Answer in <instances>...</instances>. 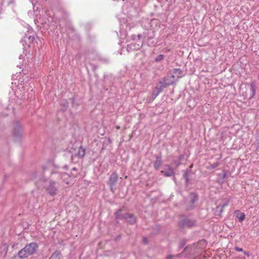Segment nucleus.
Listing matches in <instances>:
<instances>
[{"label":"nucleus","instance_id":"f257e3e1","mask_svg":"<svg viewBox=\"0 0 259 259\" xmlns=\"http://www.w3.org/2000/svg\"><path fill=\"white\" fill-rule=\"evenodd\" d=\"M38 248V245L35 242H31L27 244L23 248L21 249L17 253V255L21 259L27 257L29 255L34 254Z\"/></svg>","mask_w":259,"mask_h":259},{"label":"nucleus","instance_id":"f03ea898","mask_svg":"<svg viewBox=\"0 0 259 259\" xmlns=\"http://www.w3.org/2000/svg\"><path fill=\"white\" fill-rule=\"evenodd\" d=\"M124 207L118 209L115 213V216L117 220H125L127 223L130 225H134L137 223V217L133 214L131 213H122L124 209Z\"/></svg>","mask_w":259,"mask_h":259},{"label":"nucleus","instance_id":"7ed1b4c3","mask_svg":"<svg viewBox=\"0 0 259 259\" xmlns=\"http://www.w3.org/2000/svg\"><path fill=\"white\" fill-rule=\"evenodd\" d=\"M196 226V221L194 220L190 219V218L185 215H182L181 219L178 222V226L181 229L184 228H191Z\"/></svg>","mask_w":259,"mask_h":259},{"label":"nucleus","instance_id":"20e7f679","mask_svg":"<svg viewBox=\"0 0 259 259\" xmlns=\"http://www.w3.org/2000/svg\"><path fill=\"white\" fill-rule=\"evenodd\" d=\"M23 128L18 121H15L13 124V136L15 141H20L22 138Z\"/></svg>","mask_w":259,"mask_h":259},{"label":"nucleus","instance_id":"39448f33","mask_svg":"<svg viewBox=\"0 0 259 259\" xmlns=\"http://www.w3.org/2000/svg\"><path fill=\"white\" fill-rule=\"evenodd\" d=\"M118 180V175L115 172L112 173L109 178L108 184L110 187V190L112 193L115 191V187Z\"/></svg>","mask_w":259,"mask_h":259},{"label":"nucleus","instance_id":"423d86ee","mask_svg":"<svg viewBox=\"0 0 259 259\" xmlns=\"http://www.w3.org/2000/svg\"><path fill=\"white\" fill-rule=\"evenodd\" d=\"M56 182L50 180L49 185L46 187V192L47 194L55 196L58 192V188L56 187Z\"/></svg>","mask_w":259,"mask_h":259},{"label":"nucleus","instance_id":"0eeeda50","mask_svg":"<svg viewBox=\"0 0 259 259\" xmlns=\"http://www.w3.org/2000/svg\"><path fill=\"white\" fill-rule=\"evenodd\" d=\"M189 197L190 200L189 203V206L187 208V209L189 210L192 209L194 208V204L196 202L198 201V195L195 192H191L189 195Z\"/></svg>","mask_w":259,"mask_h":259},{"label":"nucleus","instance_id":"6e6552de","mask_svg":"<svg viewBox=\"0 0 259 259\" xmlns=\"http://www.w3.org/2000/svg\"><path fill=\"white\" fill-rule=\"evenodd\" d=\"M143 46V41H139L138 43L134 42L127 45L126 50L128 52L140 50Z\"/></svg>","mask_w":259,"mask_h":259},{"label":"nucleus","instance_id":"1a4fd4ad","mask_svg":"<svg viewBox=\"0 0 259 259\" xmlns=\"http://www.w3.org/2000/svg\"><path fill=\"white\" fill-rule=\"evenodd\" d=\"M62 178V172H60L56 170H53L51 172V175L50 177L51 181L56 182V183L59 184L61 183Z\"/></svg>","mask_w":259,"mask_h":259},{"label":"nucleus","instance_id":"9d476101","mask_svg":"<svg viewBox=\"0 0 259 259\" xmlns=\"http://www.w3.org/2000/svg\"><path fill=\"white\" fill-rule=\"evenodd\" d=\"M174 82V80L171 79L169 77H163L159 81V84H163L164 87H165L166 88L167 86L172 85Z\"/></svg>","mask_w":259,"mask_h":259},{"label":"nucleus","instance_id":"9b49d317","mask_svg":"<svg viewBox=\"0 0 259 259\" xmlns=\"http://www.w3.org/2000/svg\"><path fill=\"white\" fill-rule=\"evenodd\" d=\"M156 160L154 163V167L155 169L158 170L159 167L162 164V157L161 155H155Z\"/></svg>","mask_w":259,"mask_h":259},{"label":"nucleus","instance_id":"f8f14e48","mask_svg":"<svg viewBox=\"0 0 259 259\" xmlns=\"http://www.w3.org/2000/svg\"><path fill=\"white\" fill-rule=\"evenodd\" d=\"M168 167V169L167 170H162L161 171V173L165 177H171L175 175V172L174 171V169L172 167H171L169 165H166Z\"/></svg>","mask_w":259,"mask_h":259},{"label":"nucleus","instance_id":"ddd939ff","mask_svg":"<svg viewBox=\"0 0 259 259\" xmlns=\"http://www.w3.org/2000/svg\"><path fill=\"white\" fill-rule=\"evenodd\" d=\"M31 179L33 181H35L36 184L38 185L39 183H44L46 182V179L43 176L39 177L37 178V174L36 172L34 173L31 177Z\"/></svg>","mask_w":259,"mask_h":259},{"label":"nucleus","instance_id":"4468645a","mask_svg":"<svg viewBox=\"0 0 259 259\" xmlns=\"http://www.w3.org/2000/svg\"><path fill=\"white\" fill-rule=\"evenodd\" d=\"M236 217L238 219L240 222H242L245 219V215L244 213L241 212L239 210H236L234 212Z\"/></svg>","mask_w":259,"mask_h":259},{"label":"nucleus","instance_id":"2eb2a0df","mask_svg":"<svg viewBox=\"0 0 259 259\" xmlns=\"http://www.w3.org/2000/svg\"><path fill=\"white\" fill-rule=\"evenodd\" d=\"M250 97L249 98H252L255 94L256 91V84L255 82L253 81L250 83Z\"/></svg>","mask_w":259,"mask_h":259},{"label":"nucleus","instance_id":"dca6fc26","mask_svg":"<svg viewBox=\"0 0 259 259\" xmlns=\"http://www.w3.org/2000/svg\"><path fill=\"white\" fill-rule=\"evenodd\" d=\"M68 103H69V102L67 100H65V99H63L61 101V110L62 111L64 112V111H65L67 109L68 107Z\"/></svg>","mask_w":259,"mask_h":259},{"label":"nucleus","instance_id":"f3484780","mask_svg":"<svg viewBox=\"0 0 259 259\" xmlns=\"http://www.w3.org/2000/svg\"><path fill=\"white\" fill-rule=\"evenodd\" d=\"M61 257V253L60 251H55L49 259H60Z\"/></svg>","mask_w":259,"mask_h":259},{"label":"nucleus","instance_id":"a211bd4d","mask_svg":"<svg viewBox=\"0 0 259 259\" xmlns=\"http://www.w3.org/2000/svg\"><path fill=\"white\" fill-rule=\"evenodd\" d=\"M85 154V149L80 147L78 150L77 155L79 158H82Z\"/></svg>","mask_w":259,"mask_h":259},{"label":"nucleus","instance_id":"6ab92c4d","mask_svg":"<svg viewBox=\"0 0 259 259\" xmlns=\"http://www.w3.org/2000/svg\"><path fill=\"white\" fill-rule=\"evenodd\" d=\"M92 60H98L104 63H108L109 60L108 58L102 57L99 56H97L95 58H92Z\"/></svg>","mask_w":259,"mask_h":259},{"label":"nucleus","instance_id":"aec40b11","mask_svg":"<svg viewBox=\"0 0 259 259\" xmlns=\"http://www.w3.org/2000/svg\"><path fill=\"white\" fill-rule=\"evenodd\" d=\"M173 72L178 78L183 76L182 70L179 68H175L173 69Z\"/></svg>","mask_w":259,"mask_h":259},{"label":"nucleus","instance_id":"412c9836","mask_svg":"<svg viewBox=\"0 0 259 259\" xmlns=\"http://www.w3.org/2000/svg\"><path fill=\"white\" fill-rule=\"evenodd\" d=\"M69 178V176L68 174H67L66 172H62V178H61V182H65L67 184H68V179Z\"/></svg>","mask_w":259,"mask_h":259},{"label":"nucleus","instance_id":"4be33fe9","mask_svg":"<svg viewBox=\"0 0 259 259\" xmlns=\"http://www.w3.org/2000/svg\"><path fill=\"white\" fill-rule=\"evenodd\" d=\"M189 173H190V170H187L185 171V173H184V174L183 175V177H184V178L185 180L186 184L187 185H188L189 184V181H190Z\"/></svg>","mask_w":259,"mask_h":259},{"label":"nucleus","instance_id":"5701e85b","mask_svg":"<svg viewBox=\"0 0 259 259\" xmlns=\"http://www.w3.org/2000/svg\"><path fill=\"white\" fill-rule=\"evenodd\" d=\"M228 205V203H224L223 204H220L217 207V209H218L220 211V213L223 211V209L225 207Z\"/></svg>","mask_w":259,"mask_h":259},{"label":"nucleus","instance_id":"b1692460","mask_svg":"<svg viewBox=\"0 0 259 259\" xmlns=\"http://www.w3.org/2000/svg\"><path fill=\"white\" fill-rule=\"evenodd\" d=\"M138 39L137 40V42L138 43L139 41H143V42H144V39L146 37V35L145 33H143V34H139L137 35Z\"/></svg>","mask_w":259,"mask_h":259},{"label":"nucleus","instance_id":"393cba45","mask_svg":"<svg viewBox=\"0 0 259 259\" xmlns=\"http://www.w3.org/2000/svg\"><path fill=\"white\" fill-rule=\"evenodd\" d=\"M182 253H179L176 255H168L166 259H175L176 257H180L181 256Z\"/></svg>","mask_w":259,"mask_h":259},{"label":"nucleus","instance_id":"a878e982","mask_svg":"<svg viewBox=\"0 0 259 259\" xmlns=\"http://www.w3.org/2000/svg\"><path fill=\"white\" fill-rule=\"evenodd\" d=\"M166 87H164V85L163 84H160V85L159 86H157L156 88V91H157L158 92H159V93L162 92L163 90V89L164 88H165Z\"/></svg>","mask_w":259,"mask_h":259},{"label":"nucleus","instance_id":"bb28decb","mask_svg":"<svg viewBox=\"0 0 259 259\" xmlns=\"http://www.w3.org/2000/svg\"><path fill=\"white\" fill-rule=\"evenodd\" d=\"M68 100H69V102H71V103L72 104V106L73 107H74L77 106V104H76L75 102V99H74V98H70Z\"/></svg>","mask_w":259,"mask_h":259},{"label":"nucleus","instance_id":"cd10ccee","mask_svg":"<svg viewBox=\"0 0 259 259\" xmlns=\"http://www.w3.org/2000/svg\"><path fill=\"white\" fill-rule=\"evenodd\" d=\"M163 59H164V55L160 54V55H159L156 57V58L155 59V61L156 62H159V61H161L162 60H163Z\"/></svg>","mask_w":259,"mask_h":259},{"label":"nucleus","instance_id":"c85d7f7f","mask_svg":"<svg viewBox=\"0 0 259 259\" xmlns=\"http://www.w3.org/2000/svg\"><path fill=\"white\" fill-rule=\"evenodd\" d=\"M219 165V162H215L213 164H210V168H212V169H213V168H215V167H218Z\"/></svg>","mask_w":259,"mask_h":259},{"label":"nucleus","instance_id":"c756f323","mask_svg":"<svg viewBox=\"0 0 259 259\" xmlns=\"http://www.w3.org/2000/svg\"><path fill=\"white\" fill-rule=\"evenodd\" d=\"M186 241L184 240H183L181 241L180 243V246L179 247L180 248H182L183 247H184V246L186 244Z\"/></svg>","mask_w":259,"mask_h":259},{"label":"nucleus","instance_id":"7c9ffc66","mask_svg":"<svg viewBox=\"0 0 259 259\" xmlns=\"http://www.w3.org/2000/svg\"><path fill=\"white\" fill-rule=\"evenodd\" d=\"M159 94V92H158L157 91H154L152 94V98L153 99H155L158 95Z\"/></svg>","mask_w":259,"mask_h":259},{"label":"nucleus","instance_id":"2f4dec72","mask_svg":"<svg viewBox=\"0 0 259 259\" xmlns=\"http://www.w3.org/2000/svg\"><path fill=\"white\" fill-rule=\"evenodd\" d=\"M28 38L29 41L30 42H32L34 41L35 38L34 36H29L28 37H27Z\"/></svg>","mask_w":259,"mask_h":259},{"label":"nucleus","instance_id":"473e14b6","mask_svg":"<svg viewBox=\"0 0 259 259\" xmlns=\"http://www.w3.org/2000/svg\"><path fill=\"white\" fill-rule=\"evenodd\" d=\"M234 249L236 251H238V252H243L244 251V250L242 248H240L238 246L235 247Z\"/></svg>","mask_w":259,"mask_h":259},{"label":"nucleus","instance_id":"72a5a7b5","mask_svg":"<svg viewBox=\"0 0 259 259\" xmlns=\"http://www.w3.org/2000/svg\"><path fill=\"white\" fill-rule=\"evenodd\" d=\"M244 253V254L246 255H247V256H250V253L248 251H244L243 252Z\"/></svg>","mask_w":259,"mask_h":259},{"label":"nucleus","instance_id":"f704fd0d","mask_svg":"<svg viewBox=\"0 0 259 259\" xmlns=\"http://www.w3.org/2000/svg\"><path fill=\"white\" fill-rule=\"evenodd\" d=\"M256 142H257V145H259V135L256 137Z\"/></svg>","mask_w":259,"mask_h":259},{"label":"nucleus","instance_id":"c9c22d12","mask_svg":"<svg viewBox=\"0 0 259 259\" xmlns=\"http://www.w3.org/2000/svg\"><path fill=\"white\" fill-rule=\"evenodd\" d=\"M170 76L169 77L172 78L173 79L175 78L176 76L173 74H170Z\"/></svg>","mask_w":259,"mask_h":259},{"label":"nucleus","instance_id":"e433bc0d","mask_svg":"<svg viewBox=\"0 0 259 259\" xmlns=\"http://www.w3.org/2000/svg\"><path fill=\"white\" fill-rule=\"evenodd\" d=\"M63 168L65 169H68V166L67 165H65L63 167Z\"/></svg>","mask_w":259,"mask_h":259},{"label":"nucleus","instance_id":"4c0bfd02","mask_svg":"<svg viewBox=\"0 0 259 259\" xmlns=\"http://www.w3.org/2000/svg\"><path fill=\"white\" fill-rule=\"evenodd\" d=\"M144 242L145 243H147V241L146 240V239L145 238H144Z\"/></svg>","mask_w":259,"mask_h":259},{"label":"nucleus","instance_id":"58836bf2","mask_svg":"<svg viewBox=\"0 0 259 259\" xmlns=\"http://www.w3.org/2000/svg\"><path fill=\"white\" fill-rule=\"evenodd\" d=\"M72 170H74V171H76V170H77V169H76V168H75V167H73V168H72Z\"/></svg>","mask_w":259,"mask_h":259},{"label":"nucleus","instance_id":"ea45409f","mask_svg":"<svg viewBox=\"0 0 259 259\" xmlns=\"http://www.w3.org/2000/svg\"><path fill=\"white\" fill-rule=\"evenodd\" d=\"M135 37H136V36H135V35H133V36L132 38H133V40H135V39H136V38H135Z\"/></svg>","mask_w":259,"mask_h":259},{"label":"nucleus","instance_id":"a19ab883","mask_svg":"<svg viewBox=\"0 0 259 259\" xmlns=\"http://www.w3.org/2000/svg\"><path fill=\"white\" fill-rule=\"evenodd\" d=\"M227 175L226 174H224L223 175V178H225L226 177Z\"/></svg>","mask_w":259,"mask_h":259},{"label":"nucleus","instance_id":"79ce46f5","mask_svg":"<svg viewBox=\"0 0 259 259\" xmlns=\"http://www.w3.org/2000/svg\"><path fill=\"white\" fill-rule=\"evenodd\" d=\"M151 45H153V44H154V41H152V42H151Z\"/></svg>","mask_w":259,"mask_h":259},{"label":"nucleus","instance_id":"37998d69","mask_svg":"<svg viewBox=\"0 0 259 259\" xmlns=\"http://www.w3.org/2000/svg\"><path fill=\"white\" fill-rule=\"evenodd\" d=\"M182 157H183V156H182V155H181V156H180V159H181V158H182Z\"/></svg>","mask_w":259,"mask_h":259},{"label":"nucleus","instance_id":"c03bdc74","mask_svg":"<svg viewBox=\"0 0 259 259\" xmlns=\"http://www.w3.org/2000/svg\"><path fill=\"white\" fill-rule=\"evenodd\" d=\"M150 39V37H148V40H149Z\"/></svg>","mask_w":259,"mask_h":259},{"label":"nucleus","instance_id":"a18cd8bd","mask_svg":"<svg viewBox=\"0 0 259 259\" xmlns=\"http://www.w3.org/2000/svg\"><path fill=\"white\" fill-rule=\"evenodd\" d=\"M257 78L259 79V74L258 75Z\"/></svg>","mask_w":259,"mask_h":259}]
</instances>
